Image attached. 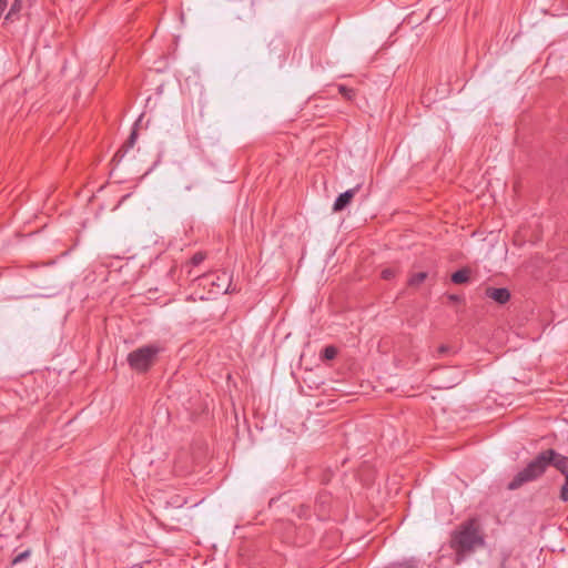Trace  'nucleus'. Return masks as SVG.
<instances>
[{"label":"nucleus","mask_w":568,"mask_h":568,"mask_svg":"<svg viewBox=\"0 0 568 568\" xmlns=\"http://www.w3.org/2000/svg\"><path fill=\"white\" fill-rule=\"evenodd\" d=\"M549 466H554L565 475V483L560 488L559 498L561 501H568V457L558 454L554 449H546L539 453L511 481H509L507 485L508 489L516 490L524 484L538 479L545 474Z\"/></svg>","instance_id":"nucleus-1"},{"label":"nucleus","mask_w":568,"mask_h":568,"mask_svg":"<svg viewBox=\"0 0 568 568\" xmlns=\"http://www.w3.org/2000/svg\"><path fill=\"white\" fill-rule=\"evenodd\" d=\"M483 545L484 538L473 524L462 526L452 539V547L457 552H470Z\"/></svg>","instance_id":"nucleus-2"},{"label":"nucleus","mask_w":568,"mask_h":568,"mask_svg":"<svg viewBox=\"0 0 568 568\" xmlns=\"http://www.w3.org/2000/svg\"><path fill=\"white\" fill-rule=\"evenodd\" d=\"M160 348L155 345H144L128 355L130 367L138 372H145L153 364Z\"/></svg>","instance_id":"nucleus-3"},{"label":"nucleus","mask_w":568,"mask_h":568,"mask_svg":"<svg viewBox=\"0 0 568 568\" xmlns=\"http://www.w3.org/2000/svg\"><path fill=\"white\" fill-rule=\"evenodd\" d=\"M201 284L203 286L211 285L215 287V293H227L230 285H231V278L226 273L217 274V275H204L200 277Z\"/></svg>","instance_id":"nucleus-4"},{"label":"nucleus","mask_w":568,"mask_h":568,"mask_svg":"<svg viewBox=\"0 0 568 568\" xmlns=\"http://www.w3.org/2000/svg\"><path fill=\"white\" fill-rule=\"evenodd\" d=\"M485 295L500 305L506 304L510 300V292L505 287H487Z\"/></svg>","instance_id":"nucleus-5"},{"label":"nucleus","mask_w":568,"mask_h":568,"mask_svg":"<svg viewBox=\"0 0 568 568\" xmlns=\"http://www.w3.org/2000/svg\"><path fill=\"white\" fill-rule=\"evenodd\" d=\"M358 191V186L349 189L345 191L344 193L339 194L337 199L334 202L333 211L339 212L344 210L352 201V199L355 196V194Z\"/></svg>","instance_id":"nucleus-6"},{"label":"nucleus","mask_w":568,"mask_h":568,"mask_svg":"<svg viewBox=\"0 0 568 568\" xmlns=\"http://www.w3.org/2000/svg\"><path fill=\"white\" fill-rule=\"evenodd\" d=\"M30 6V0H14L9 12L4 17L6 22H13L19 18L20 12Z\"/></svg>","instance_id":"nucleus-7"},{"label":"nucleus","mask_w":568,"mask_h":568,"mask_svg":"<svg viewBox=\"0 0 568 568\" xmlns=\"http://www.w3.org/2000/svg\"><path fill=\"white\" fill-rule=\"evenodd\" d=\"M469 280V270L460 268L452 274V281L455 284H464Z\"/></svg>","instance_id":"nucleus-8"},{"label":"nucleus","mask_w":568,"mask_h":568,"mask_svg":"<svg viewBox=\"0 0 568 568\" xmlns=\"http://www.w3.org/2000/svg\"><path fill=\"white\" fill-rule=\"evenodd\" d=\"M427 278L426 272H418L416 274H413L410 278L408 280V284L410 286H418L420 285Z\"/></svg>","instance_id":"nucleus-9"},{"label":"nucleus","mask_w":568,"mask_h":568,"mask_svg":"<svg viewBox=\"0 0 568 568\" xmlns=\"http://www.w3.org/2000/svg\"><path fill=\"white\" fill-rule=\"evenodd\" d=\"M417 561L415 559H407L399 562H393L388 565L386 568H416Z\"/></svg>","instance_id":"nucleus-10"},{"label":"nucleus","mask_w":568,"mask_h":568,"mask_svg":"<svg viewBox=\"0 0 568 568\" xmlns=\"http://www.w3.org/2000/svg\"><path fill=\"white\" fill-rule=\"evenodd\" d=\"M337 355V349L329 345V346H326L323 351H322V354H321V357L325 361H331V359H334Z\"/></svg>","instance_id":"nucleus-11"},{"label":"nucleus","mask_w":568,"mask_h":568,"mask_svg":"<svg viewBox=\"0 0 568 568\" xmlns=\"http://www.w3.org/2000/svg\"><path fill=\"white\" fill-rule=\"evenodd\" d=\"M138 139L136 130H133L128 139V141L123 145V152H128L135 144Z\"/></svg>","instance_id":"nucleus-12"},{"label":"nucleus","mask_w":568,"mask_h":568,"mask_svg":"<svg viewBox=\"0 0 568 568\" xmlns=\"http://www.w3.org/2000/svg\"><path fill=\"white\" fill-rule=\"evenodd\" d=\"M29 556H30V550H24V551L20 552L19 555H17V556L12 559V565H17V564L22 562L23 560H26L27 558H29Z\"/></svg>","instance_id":"nucleus-13"},{"label":"nucleus","mask_w":568,"mask_h":568,"mask_svg":"<svg viewBox=\"0 0 568 568\" xmlns=\"http://www.w3.org/2000/svg\"><path fill=\"white\" fill-rule=\"evenodd\" d=\"M205 260V255L201 252L195 253L191 258V264L193 266L200 265Z\"/></svg>","instance_id":"nucleus-14"},{"label":"nucleus","mask_w":568,"mask_h":568,"mask_svg":"<svg viewBox=\"0 0 568 568\" xmlns=\"http://www.w3.org/2000/svg\"><path fill=\"white\" fill-rule=\"evenodd\" d=\"M396 275V271L394 268H385L382 271V277L386 281L394 278Z\"/></svg>","instance_id":"nucleus-15"},{"label":"nucleus","mask_w":568,"mask_h":568,"mask_svg":"<svg viewBox=\"0 0 568 568\" xmlns=\"http://www.w3.org/2000/svg\"><path fill=\"white\" fill-rule=\"evenodd\" d=\"M339 92L348 100H351L354 97V91L349 88H346L344 85L339 87Z\"/></svg>","instance_id":"nucleus-16"},{"label":"nucleus","mask_w":568,"mask_h":568,"mask_svg":"<svg viewBox=\"0 0 568 568\" xmlns=\"http://www.w3.org/2000/svg\"><path fill=\"white\" fill-rule=\"evenodd\" d=\"M447 351H448V347H447L446 345H442V346L438 348V352H439L440 354H443V353H445V352H447Z\"/></svg>","instance_id":"nucleus-17"},{"label":"nucleus","mask_w":568,"mask_h":568,"mask_svg":"<svg viewBox=\"0 0 568 568\" xmlns=\"http://www.w3.org/2000/svg\"><path fill=\"white\" fill-rule=\"evenodd\" d=\"M176 506L182 507L183 503H179V500L174 501Z\"/></svg>","instance_id":"nucleus-18"},{"label":"nucleus","mask_w":568,"mask_h":568,"mask_svg":"<svg viewBox=\"0 0 568 568\" xmlns=\"http://www.w3.org/2000/svg\"><path fill=\"white\" fill-rule=\"evenodd\" d=\"M120 152H121V151H119L118 153H115V156H120V159H121L124 154H121V155H120Z\"/></svg>","instance_id":"nucleus-19"},{"label":"nucleus","mask_w":568,"mask_h":568,"mask_svg":"<svg viewBox=\"0 0 568 568\" xmlns=\"http://www.w3.org/2000/svg\"><path fill=\"white\" fill-rule=\"evenodd\" d=\"M450 300L457 301V296H450Z\"/></svg>","instance_id":"nucleus-20"}]
</instances>
